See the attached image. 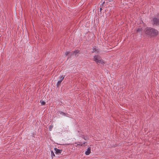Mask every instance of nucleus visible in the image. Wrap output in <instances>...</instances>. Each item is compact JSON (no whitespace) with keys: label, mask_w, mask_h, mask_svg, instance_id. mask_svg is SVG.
Here are the masks:
<instances>
[{"label":"nucleus","mask_w":159,"mask_h":159,"mask_svg":"<svg viewBox=\"0 0 159 159\" xmlns=\"http://www.w3.org/2000/svg\"><path fill=\"white\" fill-rule=\"evenodd\" d=\"M51 152L52 157L53 158V157L55 156V154L52 151H51Z\"/></svg>","instance_id":"nucleus-11"},{"label":"nucleus","mask_w":159,"mask_h":159,"mask_svg":"<svg viewBox=\"0 0 159 159\" xmlns=\"http://www.w3.org/2000/svg\"><path fill=\"white\" fill-rule=\"evenodd\" d=\"M81 143L80 142H77L75 143V144H77V145H75L76 147H77L78 146H82V145H83V144H85V143H86V142H84L83 143H82L81 144Z\"/></svg>","instance_id":"nucleus-7"},{"label":"nucleus","mask_w":159,"mask_h":159,"mask_svg":"<svg viewBox=\"0 0 159 159\" xmlns=\"http://www.w3.org/2000/svg\"><path fill=\"white\" fill-rule=\"evenodd\" d=\"M109 1L110 2H111L113 1V0H109Z\"/></svg>","instance_id":"nucleus-17"},{"label":"nucleus","mask_w":159,"mask_h":159,"mask_svg":"<svg viewBox=\"0 0 159 159\" xmlns=\"http://www.w3.org/2000/svg\"><path fill=\"white\" fill-rule=\"evenodd\" d=\"M91 152V149L90 148H88L87 151H86L85 152V154L86 155H89Z\"/></svg>","instance_id":"nucleus-9"},{"label":"nucleus","mask_w":159,"mask_h":159,"mask_svg":"<svg viewBox=\"0 0 159 159\" xmlns=\"http://www.w3.org/2000/svg\"><path fill=\"white\" fill-rule=\"evenodd\" d=\"M99 52L98 51V48L96 47H94L93 48V51L92 52H96L98 53Z\"/></svg>","instance_id":"nucleus-8"},{"label":"nucleus","mask_w":159,"mask_h":159,"mask_svg":"<svg viewBox=\"0 0 159 159\" xmlns=\"http://www.w3.org/2000/svg\"><path fill=\"white\" fill-rule=\"evenodd\" d=\"M40 102L42 105H44L45 104V102L43 101H40Z\"/></svg>","instance_id":"nucleus-12"},{"label":"nucleus","mask_w":159,"mask_h":159,"mask_svg":"<svg viewBox=\"0 0 159 159\" xmlns=\"http://www.w3.org/2000/svg\"><path fill=\"white\" fill-rule=\"evenodd\" d=\"M53 125H50L49 126V130L50 131H51L52 130V128H53Z\"/></svg>","instance_id":"nucleus-13"},{"label":"nucleus","mask_w":159,"mask_h":159,"mask_svg":"<svg viewBox=\"0 0 159 159\" xmlns=\"http://www.w3.org/2000/svg\"><path fill=\"white\" fill-rule=\"evenodd\" d=\"M104 3H105V2H104L102 3V6H103V4H104Z\"/></svg>","instance_id":"nucleus-18"},{"label":"nucleus","mask_w":159,"mask_h":159,"mask_svg":"<svg viewBox=\"0 0 159 159\" xmlns=\"http://www.w3.org/2000/svg\"><path fill=\"white\" fill-rule=\"evenodd\" d=\"M145 33L151 37H154L157 35L158 31L154 28L147 27L145 30Z\"/></svg>","instance_id":"nucleus-1"},{"label":"nucleus","mask_w":159,"mask_h":159,"mask_svg":"<svg viewBox=\"0 0 159 159\" xmlns=\"http://www.w3.org/2000/svg\"><path fill=\"white\" fill-rule=\"evenodd\" d=\"M79 51L78 50H75L73 53L71 55H74L75 56L77 57L76 54L78 53Z\"/></svg>","instance_id":"nucleus-10"},{"label":"nucleus","mask_w":159,"mask_h":159,"mask_svg":"<svg viewBox=\"0 0 159 159\" xmlns=\"http://www.w3.org/2000/svg\"><path fill=\"white\" fill-rule=\"evenodd\" d=\"M102 7H101L100 8V11H102Z\"/></svg>","instance_id":"nucleus-16"},{"label":"nucleus","mask_w":159,"mask_h":159,"mask_svg":"<svg viewBox=\"0 0 159 159\" xmlns=\"http://www.w3.org/2000/svg\"><path fill=\"white\" fill-rule=\"evenodd\" d=\"M58 113L59 114H60L61 115H62L64 116H66L68 117V114L66 113H65L64 112H62L61 111H59L58 112Z\"/></svg>","instance_id":"nucleus-6"},{"label":"nucleus","mask_w":159,"mask_h":159,"mask_svg":"<svg viewBox=\"0 0 159 159\" xmlns=\"http://www.w3.org/2000/svg\"><path fill=\"white\" fill-rule=\"evenodd\" d=\"M70 53V52L68 51L66 52H65V55L66 56H67V55H68Z\"/></svg>","instance_id":"nucleus-15"},{"label":"nucleus","mask_w":159,"mask_h":159,"mask_svg":"<svg viewBox=\"0 0 159 159\" xmlns=\"http://www.w3.org/2000/svg\"><path fill=\"white\" fill-rule=\"evenodd\" d=\"M65 77V75H62L59 77V80L57 84V87H59V85H60L61 83Z\"/></svg>","instance_id":"nucleus-4"},{"label":"nucleus","mask_w":159,"mask_h":159,"mask_svg":"<svg viewBox=\"0 0 159 159\" xmlns=\"http://www.w3.org/2000/svg\"><path fill=\"white\" fill-rule=\"evenodd\" d=\"M84 140H87V139H86V138H84Z\"/></svg>","instance_id":"nucleus-19"},{"label":"nucleus","mask_w":159,"mask_h":159,"mask_svg":"<svg viewBox=\"0 0 159 159\" xmlns=\"http://www.w3.org/2000/svg\"><path fill=\"white\" fill-rule=\"evenodd\" d=\"M152 21V24L153 25H159V14L153 17Z\"/></svg>","instance_id":"nucleus-2"},{"label":"nucleus","mask_w":159,"mask_h":159,"mask_svg":"<svg viewBox=\"0 0 159 159\" xmlns=\"http://www.w3.org/2000/svg\"><path fill=\"white\" fill-rule=\"evenodd\" d=\"M54 149L55 151V153L57 154H60L62 151V150L58 149L56 148H55Z\"/></svg>","instance_id":"nucleus-5"},{"label":"nucleus","mask_w":159,"mask_h":159,"mask_svg":"<svg viewBox=\"0 0 159 159\" xmlns=\"http://www.w3.org/2000/svg\"><path fill=\"white\" fill-rule=\"evenodd\" d=\"M93 60L95 61L96 63H103V61L102 60L101 57L98 55H95L94 56Z\"/></svg>","instance_id":"nucleus-3"},{"label":"nucleus","mask_w":159,"mask_h":159,"mask_svg":"<svg viewBox=\"0 0 159 159\" xmlns=\"http://www.w3.org/2000/svg\"><path fill=\"white\" fill-rule=\"evenodd\" d=\"M141 28L140 29L139 28L138 29H137V32H140V31H141Z\"/></svg>","instance_id":"nucleus-14"}]
</instances>
